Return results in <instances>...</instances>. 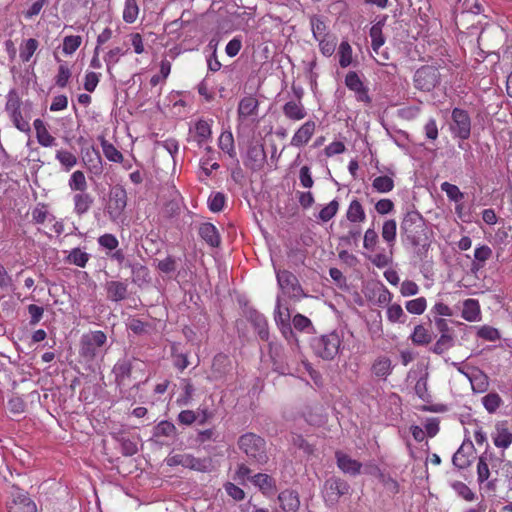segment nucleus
I'll return each instance as SVG.
<instances>
[{"label": "nucleus", "mask_w": 512, "mask_h": 512, "mask_svg": "<svg viewBox=\"0 0 512 512\" xmlns=\"http://www.w3.org/2000/svg\"><path fill=\"white\" fill-rule=\"evenodd\" d=\"M176 433V427L172 422L161 421L154 429L155 437H173Z\"/></svg>", "instance_id": "obj_50"}, {"label": "nucleus", "mask_w": 512, "mask_h": 512, "mask_svg": "<svg viewBox=\"0 0 512 512\" xmlns=\"http://www.w3.org/2000/svg\"><path fill=\"white\" fill-rule=\"evenodd\" d=\"M55 157L66 171L71 170L77 164L76 155L68 150H57Z\"/></svg>", "instance_id": "obj_36"}, {"label": "nucleus", "mask_w": 512, "mask_h": 512, "mask_svg": "<svg viewBox=\"0 0 512 512\" xmlns=\"http://www.w3.org/2000/svg\"><path fill=\"white\" fill-rule=\"evenodd\" d=\"M68 185L72 191L86 192L87 181L84 173L80 170L74 171L70 176Z\"/></svg>", "instance_id": "obj_35"}, {"label": "nucleus", "mask_w": 512, "mask_h": 512, "mask_svg": "<svg viewBox=\"0 0 512 512\" xmlns=\"http://www.w3.org/2000/svg\"><path fill=\"white\" fill-rule=\"evenodd\" d=\"M38 143L43 147H53L56 145V139L53 137L45 123L41 119L34 120L33 123Z\"/></svg>", "instance_id": "obj_20"}, {"label": "nucleus", "mask_w": 512, "mask_h": 512, "mask_svg": "<svg viewBox=\"0 0 512 512\" xmlns=\"http://www.w3.org/2000/svg\"><path fill=\"white\" fill-rule=\"evenodd\" d=\"M71 77V71L66 63H61L58 67V73L55 79L56 85L60 88L66 87Z\"/></svg>", "instance_id": "obj_55"}, {"label": "nucleus", "mask_w": 512, "mask_h": 512, "mask_svg": "<svg viewBox=\"0 0 512 512\" xmlns=\"http://www.w3.org/2000/svg\"><path fill=\"white\" fill-rule=\"evenodd\" d=\"M385 25V18L379 20L375 24L372 25L369 35L371 38V47L374 53L378 54L379 49L385 43V37L383 35V27Z\"/></svg>", "instance_id": "obj_22"}, {"label": "nucleus", "mask_w": 512, "mask_h": 512, "mask_svg": "<svg viewBox=\"0 0 512 512\" xmlns=\"http://www.w3.org/2000/svg\"><path fill=\"white\" fill-rule=\"evenodd\" d=\"M346 217L350 222H363L366 219L365 211L358 200H352L348 206Z\"/></svg>", "instance_id": "obj_31"}, {"label": "nucleus", "mask_w": 512, "mask_h": 512, "mask_svg": "<svg viewBox=\"0 0 512 512\" xmlns=\"http://www.w3.org/2000/svg\"><path fill=\"white\" fill-rule=\"evenodd\" d=\"M411 340L416 345H427L432 341V334L423 325H417L411 334Z\"/></svg>", "instance_id": "obj_32"}, {"label": "nucleus", "mask_w": 512, "mask_h": 512, "mask_svg": "<svg viewBox=\"0 0 512 512\" xmlns=\"http://www.w3.org/2000/svg\"><path fill=\"white\" fill-rule=\"evenodd\" d=\"M218 147L230 158L236 159L234 137L230 130H224L218 138Z\"/></svg>", "instance_id": "obj_25"}, {"label": "nucleus", "mask_w": 512, "mask_h": 512, "mask_svg": "<svg viewBox=\"0 0 512 512\" xmlns=\"http://www.w3.org/2000/svg\"><path fill=\"white\" fill-rule=\"evenodd\" d=\"M107 337L102 331H92L82 336L81 353L85 357L93 358L98 353V348L106 343Z\"/></svg>", "instance_id": "obj_10"}, {"label": "nucleus", "mask_w": 512, "mask_h": 512, "mask_svg": "<svg viewBox=\"0 0 512 512\" xmlns=\"http://www.w3.org/2000/svg\"><path fill=\"white\" fill-rule=\"evenodd\" d=\"M258 107L259 102L253 96H247L241 99L238 105V119L242 123L249 122L254 123L257 122L258 118Z\"/></svg>", "instance_id": "obj_13"}, {"label": "nucleus", "mask_w": 512, "mask_h": 512, "mask_svg": "<svg viewBox=\"0 0 512 512\" xmlns=\"http://www.w3.org/2000/svg\"><path fill=\"white\" fill-rule=\"evenodd\" d=\"M224 489L226 493L235 501H241L245 498V492L243 489L232 482H226L224 484Z\"/></svg>", "instance_id": "obj_63"}, {"label": "nucleus", "mask_w": 512, "mask_h": 512, "mask_svg": "<svg viewBox=\"0 0 512 512\" xmlns=\"http://www.w3.org/2000/svg\"><path fill=\"white\" fill-rule=\"evenodd\" d=\"M219 164L216 161V158H212L210 156H202L200 159V169L201 173L206 177H210L213 170L219 169Z\"/></svg>", "instance_id": "obj_49"}, {"label": "nucleus", "mask_w": 512, "mask_h": 512, "mask_svg": "<svg viewBox=\"0 0 512 512\" xmlns=\"http://www.w3.org/2000/svg\"><path fill=\"white\" fill-rule=\"evenodd\" d=\"M8 512H36L35 503L28 495L20 490H16L11 495V500L7 504Z\"/></svg>", "instance_id": "obj_14"}, {"label": "nucleus", "mask_w": 512, "mask_h": 512, "mask_svg": "<svg viewBox=\"0 0 512 512\" xmlns=\"http://www.w3.org/2000/svg\"><path fill=\"white\" fill-rule=\"evenodd\" d=\"M345 85L347 88L354 93V96L358 102H363L365 104L371 103V97L369 96V90L367 86L364 85L363 81L360 79L356 72H349L345 77Z\"/></svg>", "instance_id": "obj_12"}, {"label": "nucleus", "mask_w": 512, "mask_h": 512, "mask_svg": "<svg viewBox=\"0 0 512 512\" xmlns=\"http://www.w3.org/2000/svg\"><path fill=\"white\" fill-rule=\"evenodd\" d=\"M201 238L210 246L217 247L220 244V236L216 227L211 223H204L199 228Z\"/></svg>", "instance_id": "obj_27"}, {"label": "nucleus", "mask_w": 512, "mask_h": 512, "mask_svg": "<svg viewBox=\"0 0 512 512\" xmlns=\"http://www.w3.org/2000/svg\"><path fill=\"white\" fill-rule=\"evenodd\" d=\"M139 14V7L136 0H125V6L123 10V20L126 23H134Z\"/></svg>", "instance_id": "obj_40"}, {"label": "nucleus", "mask_w": 512, "mask_h": 512, "mask_svg": "<svg viewBox=\"0 0 512 512\" xmlns=\"http://www.w3.org/2000/svg\"><path fill=\"white\" fill-rule=\"evenodd\" d=\"M127 205V194L122 187L111 189L109 201L107 204V212L112 220H117L123 213Z\"/></svg>", "instance_id": "obj_11"}, {"label": "nucleus", "mask_w": 512, "mask_h": 512, "mask_svg": "<svg viewBox=\"0 0 512 512\" xmlns=\"http://www.w3.org/2000/svg\"><path fill=\"white\" fill-rule=\"evenodd\" d=\"M310 25L313 37L316 41L329 37L332 34L329 33L326 23L319 16H312L310 18Z\"/></svg>", "instance_id": "obj_29"}, {"label": "nucleus", "mask_w": 512, "mask_h": 512, "mask_svg": "<svg viewBox=\"0 0 512 512\" xmlns=\"http://www.w3.org/2000/svg\"><path fill=\"white\" fill-rule=\"evenodd\" d=\"M101 147L105 157L112 162L119 163L123 160V155L120 151L111 143L106 140L101 141Z\"/></svg>", "instance_id": "obj_46"}, {"label": "nucleus", "mask_w": 512, "mask_h": 512, "mask_svg": "<svg viewBox=\"0 0 512 512\" xmlns=\"http://www.w3.org/2000/svg\"><path fill=\"white\" fill-rule=\"evenodd\" d=\"M225 196L220 192L213 193L208 198V207L212 212H220L224 208Z\"/></svg>", "instance_id": "obj_57"}, {"label": "nucleus", "mask_w": 512, "mask_h": 512, "mask_svg": "<svg viewBox=\"0 0 512 512\" xmlns=\"http://www.w3.org/2000/svg\"><path fill=\"white\" fill-rule=\"evenodd\" d=\"M406 310L414 315H421L427 308V300L424 297H418L405 303Z\"/></svg>", "instance_id": "obj_44"}, {"label": "nucleus", "mask_w": 512, "mask_h": 512, "mask_svg": "<svg viewBox=\"0 0 512 512\" xmlns=\"http://www.w3.org/2000/svg\"><path fill=\"white\" fill-rule=\"evenodd\" d=\"M386 316L391 323H404L407 318L402 306L398 303L388 305Z\"/></svg>", "instance_id": "obj_33"}, {"label": "nucleus", "mask_w": 512, "mask_h": 512, "mask_svg": "<svg viewBox=\"0 0 512 512\" xmlns=\"http://www.w3.org/2000/svg\"><path fill=\"white\" fill-rule=\"evenodd\" d=\"M396 234H397L396 221L393 219L385 221L382 226L381 235H382V238L390 246V248H392L395 243Z\"/></svg>", "instance_id": "obj_34"}, {"label": "nucleus", "mask_w": 512, "mask_h": 512, "mask_svg": "<svg viewBox=\"0 0 512 512\" xmlns=\"http://www.w3.org/2000/svg\"><path fill=\"white\" fill-rule=\"evenodd\" d=\"M89 259L90 255L81 250L80 248L72 249L67 256V262L81 268H84L86 266Z\"/></svg>", "instance_id": "obj_37"}, {"label": "nucleus", "mask_w": 512, "mask_h": 512, "mask_svg": "<svg viewBox=\"0 0 512 512\" xmlns=\"http://www.w3.org/2000/svg\"><path fill=\"white\" fill-rule=\"evenodd\" d=\"M372 372L377 377L387 378L392 372L391 360L386 356L377 358L372 365Z\"/></svg>", "instance_id": "obj_30"}, {"label": "nucleus", "mask_w": 512, "mask_h": 512, "mask_svg": "<svg viewBox=\"0 0 512 512\" xmlns=\"http://www.w3.org/2000/svg\"><path fill=\"white\" fill-rule=\"evenodd\" d=\"M127 51L120 48L115 47L107 52L104 56V61L107 66V71L110 73L113 67L119 62L120 58L125 55Z\"/></svg>", "instance_id": "obj_45"}, {"label": "nucleus", "mask_w": 512, "mask_h": 512, "mask_svg": "<svg viewBox=\"0 0 512 512\" xmlns=\"http://www.w3.org/2000/svg\"><path fill=\"white\" fill-rule=\"evenodd\" d=\"M255 328L257 329L258 335L262 340L268 339L267 321L261 314H255L253 319Z\"/></svg>", "instance_id": "obj_62"}, {"label": "nucleus", "mask_w": 512, "mask_h": 512, "mask_svg": "<svg viewBox=\"0 0 512 512\" xmlns=\"http://www.w3.org/2000/svg\"><path fill=\"white\" fill-rule=\"evenodd\" d=\"M477 335L487 341H496L500 338L499 331L496 328L487 325L480 327Z\"/></svg>", "instance_id": "obj_60"}, {"label": "nucleus", "mask_w": 512, "mask_h": 512, "mask_svg": "<svg viewBox=\"0 0 512 512\" xmlns=\"http://www.w3.org/2000/svg\"><path fill=\"white\" fill-rule=\"evenodd\" d=\"M415 393L417 396L423 401H428L430 398V394L428 392L427 387V373L424 376L420 377L415 384Z\"/></svg>", "instance_id": "obj_59"}, {"label": "nucleus", "mask_w": 512, "mask_h": 512, "mask_svg": "<svg viewBox=\"0 0 512 512\" xmlns=\"http://www.w3.org/2000/svg\"><path fill=\"white\" fill-rule=\"evenodd\" d=\"M82 44V37L79 35L66 36L63 39L62 51L65 55H72Z\"/></svg>", "instance_id": "obj_43"}, {"label": "nucleus", "mask_w": 512, "mask_h": 512, "mask_svg": "<svg viewBox=\"0 0 512 512\" xmlns=\"http://www.w3.org/2000/svg\"><path fill=\"white\" fill-rule=\"evenodd\" d=\"M50 217L53 218L45 205L38 204L32 211V218L36 223L42 224Z\"/></svg>", "instance_id": "obj_64"}, {"label": "nucleus", "mask_w": 512, "mask_h": 512, "mask_svg": "<svg viewBox=\"0 0 512 512\" xmlns=\"http://www.w3.org/2000/svg\"><path fill=\"white\" fill-rule=\"evenodd\" d=\"M339 64L342 68L352 63V48L347 41H342L338 48Z\"/></svg>", "instance_id": "obj_41"}, {"label": "nucleus", "mask_w": 512, "mask_h": 512, "mask_svg": "<svg viewBox=\"0 0 512 512\" xmlns=\"http://www.w3.org/2000/svg\"><path fill=\"white\" fill-rule=\"evenodd\" d=\"M130 372V363L126 360L119 361L114 367V373L118 382H122L126 377L130 375Z\"/></svg>", "instance_id": "obj_61"}, {"label": "nucleus", "mask_w": 512, "mask_h": 512, "mask_svg": "<svg viewBox=\"0 0 512 512\" xmlns=\"http://www.w3.org/2000/svg\"><path fill=\"white\" fill-rule=\"evenodd\" d=\"M424 219L417 211H409L405 214L401 223V231L413 245L420 244V232L424 229Z\"/></svg>", "instance_id": "obj_4"}, {"label": "nucleus", "mask_w": 512, "mask_h": 512, "mask_svg": "<svg viewBox=\"0 0 512 512\" xmlns=\"http://www.w3.org/2000/svg\"><path fill=\"white\" fill-rule=\"evenodd\" d=\"M336 460L338 468L346 474L357 475L360 473L361 463L352 459L349 455L343 452H336Z\"/></svg>", "instance_id": "obj_17"}, {"label": "nucleus", "mask_w": 512, "mask_h": 512, "mask_svg": "<svg viewBox=\"0 0 512 512\" xmlns=\"http://www.w3.org/2000/svg\"><path fill=\"white\" fill-rule=\"evenodd\" d=\"M250 481L252 484L259 488L264 495H272L276 491L275 480L266 473H258L251 476Z\"/></svg>", "instance_id": "obj_18"}, {"label": "nucleus", "mask_w": 512, "mask_h": 512, "mask_svg": "<svg viewBox=\"0 0 512 512\" xmlns=\"http://www.w3.org/2000/svg\"><path fill=\"white\" fill-rule=\"evenodd\" d=\"M279 288L289 297L300 298L303 291L295 275L287 270H279L273 264Z\"/></svg>", "instance_id": "obj_7"}, {"label": "nucleus", "mask_w": 512, "mask_h": 512, "mask_svg": "<svg viewBox=\"0 0 512 512\" xmlns=\"http://www.w3.org/2000/svg\"><path fill=\"white\" fill-rule=\"evenodd\" d=\"M350 485L343 479L331 477L327 479L323 486V498L326 504L335 505L341 496L348 494Z\"/></svg>", "instance_id": "obj_5"}, {"label": "nucleus", "mask_w": 512, "mask_h": 512, "mask_svg": "<svg viewBox=\"0 0 512 512\" xmlns=\"http://www.w3.org/2000/svg\"><path fill=\"white\" fill-rule=\"evenodd\" d=\"M452 123L450 130L454 137L461 140H466L471 134V119L469 114L460 108H455L452 111Z\"/></svg>", "instance_id": "obj_6"}, {"label": "nucleus", "mask_w": 512, "mask_h": 512, "mask_svg": "<svg viewBox=\"0 0 512 512\" xmlns=\"http://www.w3.org/2000/svg\"><path fill=\"white\" fill-rule=\"evenodd\" d=\"M494 445L500 449H507L512 443V432L508 429L505 422H499L495 426L492 434Z\"/></svg>", "instance_id": "obj_16"}, {"label": "nucleus", "mask_w": 512, "mask_h": 512, "mask_svg": "<svg viewBox=\"0 0 512 512\" xmlns=\"http://www.w3.org/2000/svg\"><path fill=\"white\" fill-rule=\"evenodd\" d=\"M338 209H339L338 201L332 200L325 207H323L321 209V211L319 212V218L322 221L327 222V221L331 220L336 215Z\"/></svg>", "instance_id": "obj_54"}, {"label": "nucleus", "mask_w": 512, "mask_h": 512, "mask_svg": "<svg viewBox=\"0 0 512 512\" xmlns=\"http://www.w3.org/2000/svg\"><path fill=\"white\" fill-rule=\"evenodd\" d=\"M316 124L314 121H306L294 133L290 145L293 147H302L306 145L315 133Z\"/></svg>", "instance_id": "obj_15"}, {"label": "nucleus", "mask_w": 512, "mask_h": 512, "mask_svg": "<svg viewBox=\"0 0 512 512\" xmlns=\"http://www.w3.org/2000/svg\"><path fill=\"white\" fill-rule=\"evenodd\" d=\"M265 161V153L262 147L252 146L248 149L244 164L249 169L256 171L259 170Z\"/></svg>", "instance_id": "obj_19"}, {"label": "nucleus", "mask_w": 512, "mask_h": 512, "mask_svg": "<svg viewBox=\"0 0 512 512\" xmlns=\"http://www.w3.org/2000/svg\"><path fill=\"white\" fill-rule=\"evenodd\" d=\"M74 212L77 215H83L88 212L91 205L93 204V197L86 193L80 192L73 196Z\"/></svg>", "instance_id": "obj_28"}, {"label": "nucleus", "mask_w": 512, "mask_h": 512, "mask_svg": "<svg viewBox=\"0 0 512 512\" xmlns=\"http://www.w3.org/2000/svg\"><path fill=\"white\" fill-rule=\"evenodd\" d=\"M165 462L170 467L182 466L201 473H209L214 469V464L210 457L199 458L190 453L169 454Z\"/></svg>", "instance_id": "obj_1"}, {"label": "nucleus", "mask_w": 512, "mask_h": 512, "mask_svg": "<svg viewBox=\"0 0 512 512\" xmlns=\"http://www.w3.org/2000/svg\"><path fill=\"white\" fill-rule=\"evenodd\" d=\"M107 296L110 300L118 302L127 296V284L121 281H109L106 284Z\"/></svg>", "instance_id": "obj_24"}, {"label": "nucleus", "mask_w": 512, "mask_h": 512, "mask_svg": "<svg viewBox=\"0 0 512 512\" xmlns=\"http://www.w3.org/2000/svg\"><path fill=\"white\" fill-rule=\"evenodd\" d=\"M372 186L377 192L387 193L394 188V181L389 176H378L373 180Z\"/></svg>", "instance_id": "obj_48"}, {"label": "nucleus", "mask_w": 512, "mask_h": 512, "mask_svg": "<svg viewBox=\"0 0 512 512\" xmlns=\"http://www.w3.org/2000/svg\"><path fill=\"white\" fill-rule=\"evenodd\" d=\"M319 44L320 52L325 57H330L335 52L337 46V38L334 35L320 39L317 41Z\"/></svg>", "instance_id": "obj_42"}, {"label": "nucleus", "mask_w": 512, "mask_h": 512, "mask_svg": "<svg viewBox=\"0 0 512 512\" xmlns=\"http://www.w3.org/2000/svg\"><path fill=\"white\" fill-rule=\"evenodd\" d=\"M238 444L239 448L256 463L264 465L268 462L265 441L261 437L246 433L239 438Z\"/></svg>", "instance_id": "obj_2"}, {"label": "nucleus", "mask_w": 512, "mask_h": 512, "mask_svg": "<svg viewBox=\"0 0 512 512\" xmlns=\"http://www.w3.org/2000/svg\"><path fill=\"white\" fill-rule=\"evenodd\" d=\"M453 344V338L447 333H443L437 342L434 344L433 352L436 354H442L449 349Z\"/></svg>", "instance_id": "obj_56"}, {"label": "nucleus", "mask_w": 512, "mask_h": 512, "mask_svg": "<svg viewBox=\"0 0 512 512\" xmlns=\"http://www.w3.org/2000/svg\"><path fill=\"white\" fill-rule=\"evenodd\" d=\"M492 249L487 245H480L475 248L474 251V263L473 266L477 268L483 267L485 262L489 260L492 256Z\"/></svg>", "instance_id": "obj_39"}, {"label": "nucleus", "mask_w": 512, "mask_h": 512, "mask_svg": "<svg viewBox=\"0 0 512 512\" xmlns=\"http://www.w3.org/2000/svg\"><path fill=\"white\" fill-rule=\"evenodd\" d=\"M439 72L433 66H423L414 75L415 87L422 91H430L439 83Z\"/></svg>", "instance_id": "obj_9"}, {"label": "nucleus", "mask_w": 512, "mask_h": 512, "mask_svg": "<svg viewBox=\"0 0 512 512\" xmlns=\"http://www.w3.org/2000/svg\"><path fill=\"white\" fill-rule=\"evenodd\" d=\"M392 248L388 253L378 252L370 255L368 259L378 268H384L392 262Z\"/></svg>", "instance_id": "obj_51"}, {"label": "nucleus", "mask_w": 512, "mask_h": 512, "mask_svg": "<svg viewBox=\"0 0 512 512\" xmlns=\"http://www.w3.org/2000/svg\"><path fill=\"white\" fill-rule=\"evenodd\" d=\"M284 115L293 121H300L306 117V110L301 101L291 100L283 106Z\"/></svg>", "instance_id": "obj_23"}, {"label": "nucleus", "mask_w": 512, "mask_h": 512, "mask_svg": "<svg viewBox=\"0 0 512 512\" xmlns=\"http://www.w3.org/2000/svg\"><path fill=\"white\" fill-rule=\"evenodd\" d=\"M278 499L284 512H296L299 509L300 501L298 494L292 490L282 491Z\"/></svg>", "instance_id": "obj_21"}, {"label": "nucleus", "mask_w": 512, "mask_h": 512, "mask_svg": "<svg viewBox=\"0 0 512 512\" xmlns=\"http://www.w3.org/2000/svg\"><path fill=\"white\" fill-rule=\"evenodd\" d=\"M441 190L446 193L447 197L454 202H460L464 198V194L460 189L449 182H443L441 184Z\"/></svg>", "instance_id": "obj_53"}, {"label": "nucleus", "mask_w": 512, "mask_h": 512, "mask_svg": "<svg viewBox=\"0 0 512 512\" xmlns=\"http://www.w3.org/2000/svg\"><path fill=\"white\" fill-rule=\"evenodd\" d=\"M480 305L475 299L469 298L463 302L462 318L469 322L480 320Z\"/></svg>", "instance_id": "obj_26"}, {"label": "nucleus", "mask_w": 512, "mask_h": 512, "mask_svg": "<svg viewBox=\"0 0 512 512\" xmlns=\"http://www.w3.org/2000/svg\"><path fill=\"white\" fill-rule=\"evenodd\" d=\"M482 403L489 413H494L502 404V399L497 393H489L482 398Z\"/></svg>", "instance_id": "obj_52"}, {"label": "nucleus", "mask_w": 512, "mask_h": 512, "mask_svg": "<svg viewBox=\"0 0 512 512\" xmlns=\"http://www.w3.org/2000/svg\"><path fill=\"white\" fill-rule=\"evenodd\" d=\"M455 493L465 501L472 502L476 499L475 493L463 482L453 481L450 483Z\"/></svg>", "instance_id": "obj_38"}, {"label": "nucleus", "mask_w": 512, "mask_h": 512, "mask_svg": "<svg viewBox=\"0 0 512 512\" xmlns=\"http://www.w3.org/2000/svg\"><path fill=\"white\" fill-rule=\"evenodd\" d=\"M212 137V120L199 119L191 123L188 131L189 142H195L199 147L208 143Z\"/></svg>", "instance_id": "obj_8"}, {"label": "nucleus", "mask_w": 512, "mask_h": 512, "mask_svg": "<svg viewBox=\"0 0 512 512\" xmlns=\"http://www.w3.org/2000/svg\"><path fill=\"white\" fill-rule=\"evenodd\" d=\"M342 338L343 337L339 332L333 331L329 334L315 338L312 343V348L315 354L319 357L331 360L339 353Z\"/></svg>", "instance_id": "obj_3"}, {"label": "nucleus", "mask_w": 512, "mask_h": 512, "mask_svg": "<svg viewBox=\"0 0 512 512\" xmlns=\"http://www.w3.org/2000/svg\"><path fill=\"white\" fill-rule=\"evenodd\" d=\"M10 118L15 125V127L21 132H29L30 124L29 120L24 118L21 112V109L17 112H14L10 115Z\"/></svg>", "instance_id": "obj_58"}, {"label": "nucleus", "mask_w": 512, "mask_h": 512, "mask_svg": "<svg viewBox=\"0 0 512 512\" xmlns=\"http://www.w3.org/2000/svg\"><path fill=\"white\" fill-rule=\"evenodd\" d=\"M38 48L36 39L26 40L20 47V58L23 62H28Z\"/></svg>", "instance_id": "obj_47"}]
</instances>
